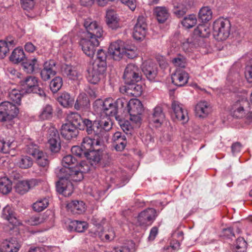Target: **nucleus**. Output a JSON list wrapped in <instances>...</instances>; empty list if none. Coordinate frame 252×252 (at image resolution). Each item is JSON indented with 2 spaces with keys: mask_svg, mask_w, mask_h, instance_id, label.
I'll list each match as a JSON object with an SVG mask.
<instances>
[{
  "mask_svg": "<svg viewBox=\"0 0 252 252\" xmlns=\"http://www.w3.org/2000/svg\"><path fill=\"white\" fill-rule=\"evenodd\" d=\"M55 173L59 179L56 183V190L65 197L71 195L73 192L71 181L80 182L84 178L83 174L76 166L73 168L58 167L56 168Z\"/></svg>",
  "mask_w": 252,
  "mask_h": 252,
  "instance_id": "nucleus-1",
  "label": "nucleus"
},
{
  "mask_svg": "<svg viewBox=\"0 0 252 252\" xmlns=\"http://www.w3.org/2000/svg\"><path fill=\"white\" fill-rule=\"evenodd\" d=\"M242 83L234 82L232 84L233 89L230 90L234 93H241L242 94L240 96H236V98L233 101L230 109V112L232 117L236 118H241L245 114L244 109V105L247 104V98L245 96L247 92L245 90H241L240 88Z\"/></svg>",
  "mask_w": 252,
  "mask_h": 252,
  "instance_id": "nucleus-2",
  "label": "nucleus"
},
{
  "mask_svg": "<svg viewBox=\"0 0 252 252\" xmlns=\"http://www.w3.org/2000/svg\"><path fill=\"white\" fill-rule=\"evenodd\" d=\"M120 43V41L111 43L109 47L108 53L114 60H119L123 57L132 59L137 57L138 54L135 47L124 48Z\"/></svg>",
  "mask_w": 252,
  "mask_h": 252,
  "instance_id": "nucleus-3",
  "label": "nucleus"
},
{
  "mask_svg": "<svg viewBox=\"0 0 252 252\" xmlns=\"http://www.w3.org/2000/svg\"><path fill=\"white\" fill-rule=\"evenodd\" d=\"M18 113L19 109L15 104L8 101L0 103V122L8 123V125H6L7 128L10 129L12 127L14 124L12 119Z\"/></svg>",
  "mask_w": 252,
  "mask_h": 252,
  "instance_id": "nucleus-4",
  "label": "nucleus"
},
{
  "mask_svg": "<svg viewBox=\"0 0 252 252\" xmlns=\"http://www.w3.org/2000/svg\"><path fill=\"white\" fill-rule=\"evenodd\" d=\"M213 35L218 41L226 39L229 36L231 24L227 19L220 18L216 20L213 25Z\"/></svg>",
  "mask_w": 252,
  "mask_h": 252,
  "instance_id": "nucleus-5",
  "label": "nucleus"
},
{
  "mask_svg": "<svg viewBox=\"0 0 252 252\" xmlns=\"http://www.w3.org/2000/svg\"><path fill=\"white\" fill-rule=\"evenodd\" d=\"M93 107L96 112L104 113L106 116H114L118 120L116 107L112 98H106L104 100L97 99L94 102Z\"/></svg>",
  "mask_w": 252,
  "mask_h": 252,
  "instance_id": "nucleus-6",
  "label": "nucleus"
},
{
  "mask_svg": "<svg viewBox=\"0 0 252 252\" xmlns=\"http://www.w3.org/2000/svg\"><path fill=\"white\" fill-rule=\"evenodd\" d=\"M21 83L26 90V92L36 94L41 97H44L46 96L44 91L39 87L38 79L36 77L32 76H28L22 81Z\"/></svg>",
  "mask_w": 252,
  "mask_h": 252,
  "instance_id": "nucleus-7",
  "label": "nucleus"
},
{
  "mask_svg": "<svg viewBox=\"0 0 252 252\" xmlns=\"http://www.w3.org/2000/svg\"><path fill=\"white\" fill-rule=\"evenodd\" d=\"M84 26L86 30V37L98 39L102 37V29L96 21L91 19H86L84 22Z\"/></svg>",
  "mask_w": 252,
  "mask_h": 252,
  "instance_id": "nucleus-8",
  "label": "nucleus"
},
{
  "mask_svg": "<svg viewBox=\"0 0 252 252\" xmlns=\"http://www.w3.org/2000/svg\"><path fill=\"white\" fill-rule=\"evenodd\" d=\"M157 216V211L155 209L147 208L139 214L137 223L140 226L144 227L151 225Z\"/></svg>",
  "mask_w": 252,
  "mask_h": 252,
  "instance_id": "nucleus-9",
  "label": "nucleus"
},
{
  "mask_svg": "<svg viewBox=\"0 0 252 252\" xmlns=\"http://www.w3.org/2000/svg\"><path fill=\"white\" fill-rule=\"evenodd\" d=\"M123 78L125 83L141 81V76L138 66L134 64H128L125 70Z\"/></svg>",
  "mask_w": 252,
  "mask_h": 252,
  "instance_id": "nucleus-10",
  "label": "nucleus"
},
{
  "mask_svg": "<svg viewBox=\"0 0 252 252\" xmlns=\"http://www.w3.org/2000/svg\"><path fill=\"white\" fill-rule=\"evenodd\" d=\"M80 45L83 52L88 57L92 58L95 52V48L99 45L98 39L88 38L85 37L81 39Z\"/></svg>",
  "mask_w": 252,
  "mask_h": 252,
  "instance_id": "nucleus-11",
  "label": "nucleus"
},
{
  "mask_svg": "<svg viewBox=\"0 0 252 252\" xmlns=\"http://www.w3.org/2000/svg\"><path fill=\"white\" fill-rule=\"evenodd\" d=\"M110 117L106 116V117L97 121L95 137H98L103 139V137L106 138L107 136V132L110 130L112 127V123Z\"/></svg>",
  "mask_w": 252,
  "mask_h": 252,
  "instance_id": "nucleus-12",
  "label": "nucleus"
},
{
  "mask_svg": "<svg viewBox=\"0 0 252 252\" xmlns=\"http://www.w3.org/2000/svg\"><path fill=\"white\" fill-rule=\"evenodd\" d=\"M106 69L98 65L93 64L92 67L88 69V74L86 76L88 81L94 85L97 84L103 76Z\"/></svg>",
  "mask_w": 252,
  "mask_h": 252,
  "instance_id": "nucleus-13",
  "label": "nucleus"
},
{
  "mask_svg": "<svg viewBox=\"0 0 252 252\" xmlns=\"http://www.w3.org/2000/svg\"><path fill=\"white\" fill-rule=\"evenodd\" d=\"M147 32V24L145 18L139 16L137 20L133 32V37L137 40H142L146 35Z\"/></svg>",
  "mask_w": 252,
  "mask_h": 252,
  "instance_id": "nucleus-14",
  "label": "nucleus"
},
{
  "mask_svg": "<svg viewBox=\"0 0 252 252\" xmlns=\"http://www.w3.org/2000/svg\"><path fill=\"white\" fill-rule=\"evenodd\" d=\"M48 140L49 148L52 152L57 153L61 149V140L58 130L54 128H50L48 130Z\"/></svg>",
  "mask_w": 252,
  "mask_h": 252,
  "instance_id": "nucleus-15",
  "label": "nucleus"
},
{
  "mask_svg": "<svg viewBox=\"0 0 252 252\" xmlns=\"http://www.w3.org/2000/svg\"><path fill=\"white\" fill-rule=\"evenodd\" d=\"M142 71L150 81H154L158 74L157 65L151 61H147L142 65Z\"/></svg>",
  "mask_w": 252,
  "mask_h": 252,
  "instance_id": "nucleus-16",
  "label": "nucleus"
},
{
  "mask_svg": "<svg viewBox=\"0 0 252 252\" xmlns=\"http://www.w3.org/2000/svg\"><path fill=\"white\" fill-rule=\"evenodd\" d=\"M96 137V138H92L90 137H85L83 138L81 145L86 153L103 146V139L98 137Z\"/></svg>",
  "mask_w": 252,
  "mask_h": 252,
  "instance_id": "nucleus-17",
  "label": "nucleus"
},
{
  "mask_svg": "<svg viewBox=\"0 0 252 252\" xmlns=\"http://www.w3.org/2000/svg\"><path fill=\"white\" fill-rule=\"evenodd\" d=\"M171 107L178 120L181 121L183 124L188 122L189 116L187 111L183 108L181 103L178 101L174 100L172 102Z\"/></svg>",
  "mask_w": 252,
  "mask_h": 252,
  "instance_id": "nucleus-18",
  "label": "nucleus"
},
{
  "mask_svg": "<svg viewBox=\"0 0 252 252\" xmlns=\"http://www.w3.org/2000/svg\"><path fill=\"white\" fill-rule=\"evenodd\" d=\"M189 78L187 72L182 69L178 68L172 74V82L177 86L182 87L187 83Z\"/></svg>",
  "mask_w": 252,
  "mask_h": 252,
  "instance_id": "nucleus-19",
  "label": "nucleus"
},
{
  "mask_svg": "<svg viewBox=\"0 0 252 252\" xmlns=\"http://www.w3.org/2000/svg\"><path fill=\"white\" fill-rule=\"evenodd\" d=\"M37 180L32 179L29 180H23L19 181L15 187L17 192L23 194L27 192L29 190L37 185Z\"/></svg>",
  "mask_w": 252,
  "mask_h": 252,
  "instance_id": "nucleus-20",
  "label": "nucleus"
},
{
  "mask_svg": "<svg viewBox=\"0 0 252 252\" xmlns=\"http://www.w3.org/2000/svg\"><path fill=\"white\" fill-rule=\"evenodd\" d=\"M90 101L88 95L85 93L80 94L74 104L75 109L86 112L90 110Z\"/></svg>",
  "mask_w": 252,
  "mask_h": 252,
  "instance_id": "nucleus-21",
  "label": "nucleus"
},
{
  "mask_svg": "<svg viewBox=\"0 0 252 252\" xmlns=\"http://www.w3.org/2000/svg\"><path fill=\"white\" fill-rule=\"evenodd\" d=\"M78 128L68 122L62 125L61 133L63 137L67 140L76 137L78 134Z\"/></svg>",
  "mask_w": 252,
  "mask_h": 252,
  "instance_id": "nucleus-22",
  "label": "nucleus"
},
{
  "mask_svg": "<svg viewBox=\"0 0 252 252\" xmlns=\"http://www.w3.org/2000/svg\"><path fill=\"white\" fill-rule=\"evenodd\" d=\"M21 247L16 238L4 240L1 244L2 252H17Z\"/></svg>",
  "mask_w": 252,
  "mask_h": 252,
  "instance_id": "nucleus-23",
  "label": "nucleus"
},
{
  "mask_svg": "<svg viewBox=\"0 0 252 252\" xmlns=\"http://www.w3.org/2000/svg\"><path fill=\"white\" fill-rule=\"evenodd\" d=\"M1 217L14 226L19 224L15 213L12 208L8 205L5 206L2 209Z\"/></svg>",
  "mask_w": 252,
  "mask_h": 252,
  "instance_id": "nucleus-24",
  "label": "nucleus"
},
{
  "mask_svg": "<svg viewBox=\"0 0 252 252\" xmlns=\"http://www.w3.org/2000/svg\"><path fill=\"white\" fill-rule=\"evenodd\" d=\"M164 115L162 108L157 106L154 109L153 113L150 117V123L154 125L156 127L159 126L163 123Z\"/></svg>",
  "mask_w": 252,
  "mask_h": 252,
  "instance_id": "nucleus-25",
  "label": "nucleus"
},
{
  "mask_svg": "<svg viewBox=\"0 0 252 252\" xmlns=\"http://www.w3.org/2000/svg\"><path fill=\"white\" fill-rule=\"evenodd\" d=\"M138 82L133 81L130 83H125V92L132 96L137 97L140 96L142 93V87L140 84H138Z\"/></svg>",
  "mask_w": 252,
  "mask_h": 252,
  "instance_id": "nucleus-26",
  "label": "nucleus"
},
{
  "mask_svg": "<svg viewBox=\"0 0 252 252\" xmlns=\"http://www.w3.org/2000/svg\"><path fill=\"white\" fill-rule=\"evenodd\" d=\"M211 111L210 105L206 101L199 102L195 107V115L200 118L206 117Z\"/></svg>",
  "mask_w": 252,
  "mask_h": 252,
  "instance_id": "nucleus-27",
  "label": "nucleus"
},
{
  "mask_svg": "<svg viewBox=\"0 0 252 252\" xmlns=\"http://www.w3.org/2000/svg\"><path fill=\"white\" fill-rule=\"evenodd\" d=\"M106 23L109 28L116 30L119 27V19L116 12L113 10H108L106 12Z\"/></svg>",
  "mask_w": 252,
  "mask_h": 252,
  "instance_id": "nucleus-28",
  "label": "nucleus"
},
{
  "mask_svg": "<svg viewBox=\"0 0 252 252\" xmlns=\"http://www.w3.org/2000/svg\"><path fill=\"white\" fill-rule=\"evenodd\" d=\"M102 152L100 148H97L86 153L85 157L91 165L93 166L99 162L102 158Z\"/></svg>",
  "mask_w": 252,
  "mask_h": 252,
  "instance_id": "nucleus-29",
  "label": "nucleus"
},
{
  "mask_svg": "<svg viewBox=\"0 0 252 252\" xmlns=\"http://www.w3.org/2000/svg\"><path fill=\"white\" fill-rule=\"evenodd\" d=\"M66 208L74 214H80L85 212V203L82 201L73 200L66 205Z\"/></svg>",
  "mask_w": 252,
  "mask_h": 252,
  "instance_id": "nucleus-30",
  "label": "nucleus"
},
{
  "mask_svg": "<svg viewBox=\"0 0 252 252\" xmlns=\"http://www.w3.org/2000/svg\"><path fill=\"white\" fill-rule=\"evenodd\" d=\"M143 110V105L141 102L137 99H130L128 101L126 111L129 114H141Z\"/></svg>",
  "mask_w": 252,
  "mask_h": 252,
  "instance_id": "nucleus-31",
  "label": "nucleus"
},
{
  "mask_svg": "<svg viewBox=\"0 0 252 252\" xmlns=\"http://www.w3.org/2000/svg\"><path fill=\"white\" fill-rule=\"evenodd\" d=\"M154 12L159 23H164L169 17L168 10L165 6H157L154 9Z\"/></svg>",
  "mask_w": 252,
  "mask_h": 252,
  "instance_id": "nucleus-32",
  "label": "nucleus"
},
{
  "mask_svg": "<svg viewBox=\"0 0 252 252\" xmlns=\"http://www.w3.org/2000/svg\"><path fill=\"white\" fill-rule=\"evenodd\" d=\"M38 63L36 58L32 59H26L22 63L24 70L27 73H33L36 69L38 68Z\"/></svg>",
  "mask_w": 252,
  "mask_h": 252,
  "instance_id": "nucleus-33",
  "label": "nucleus"
},
{
  "mask_svg": "<svg viewBox=\"0 0 252 252\" xmlns=\"http://www.w3.org/2000/svg\"><path fill=\"white\" fill-rule=\"evenodd\" d=\"M14 139L13 138L4 139L0 137V152L4 153H9L11 150L14 149L13 143Z\"/></svg>",
  "mask_w": 252,
  "mask_h": 252,
  "instance_id": "nucleus-34",
  "label": "nucleus"
},
{
  "mask_svg": "<svg viewBox=\"0 0 252 252\" xmlns=\"http://www.w3.org/2000/svg\"><path fill=\"white\" fill-rule=\"evenodd\" d=\"M97 121L94 122L88 119H84L80 130H86L88 134H93L95 136V129L97 126Z\"/></svg>",
  "mask_w": 252,
  "mask_h": 252,
  "instance_id": "nucleus-35",
  "label": "nucleus"
},
{
  "mask_svg": "<svg viewBox=\"0 0 252 252\" xmlns=\"http://www.w3.org/2000/svg\"><path fill=\"white\" fill-rule=\"evenodd\" d=\"M53 108L51 105L46 104L41 108L39 114V118L41 120H49L53 116Z\"/></svg>",
  "mask_w": 252,
  "mask_h": 252,
  "instance_id": "nucleus-36",
  "label": "nucleus"
},
{
  "mask_svg": "<svg viewBox=\"0 0 252 252\" xmlns=\"http://www.w3.org/2000/svg\"><path fill=\"white\" fill-rule=\"evenodd\" d=\"M68 122L72 126H75L77 128L80 129L84 119L77 113L72 112L68 115L67 117Z\"/></svg>",
  "mask_w": 252,
  "mask_h": 252,
  "instance_id": "nucleus-37",
  "label": "nucleus"
},
{
  "mask_svg": "<svg viewBox=\"0 0 252 252\" xmlns=\"http://www.w3.org/2000/svg\"><path fill=\"white\" fill-rule=\"evenodd\" d=\"M26 58L25 53L22 48H16L12 52L9 57L10 61L14 63H18Z\"/></svg>",
  "mask_w": 252,
  "mask_h": 252,
  "instance_id": "nucleus-38",
  "label": "nucleus"
},
{
  "mask_svg": "<svg viewBox=\"0 0 252 252\" xmlns=\"http://www.w3.org/2000/svg\"><path fill=\"white\" fill-rule=\"evenodd\" d=\"M63 73L69 79L75 80L77 79L79 73L76 70L75 67L69 65L65 64L63 67Z\"/></svg>",
  "mask_w": 252,
  "mask_h": 252,
  "instance_id": "nucleus-39",
  "label": "nucleus"
},
{
  "mask_svg": "<svg viewBox=\"0 0 252 252\" xmlns=\"http://www.w3.org/2000/svg\"><path fill=\"white\" fill-rule=\"evenodd\" d=\"M12 188V182L6 177L0 179V192L3 194L9 193Z\"/></svg>",
  "mask_w": 252,
  "mask_h": 252,
  "instance_id": "nucleus-40",
  "label": "nucleus"
},
{
  "mask_svg": "<svg viewBox=\"0 0 252 252\" xmlns=\"http://www.w3.org/2000/svg\"><path fill=\"white\" fill-rule=\"evenodd\" d=\"M199 19L203 23H207L212 18V11L209 6H203L198 13Z\"/></svg>",
  "mask_w": 252,
  "mask_h": 252,
  "instance_id": "nucleus-41",
  "label": "nucleus"
},
{
  "mask_svg": "<svg viewBox=\"0 0 252 252\" xmlns=\"http://www.w3.org/2000/svg\"><path fill=\"white\" fill-rule=\"evenodd\" d=\"M210 29L204 24H199L194 30V34L203 38L208 37L210 34Z\"/></svg>",
  "mask_w": 252,
  "mask_h": 252,
  "instance_id": "nucleus-42",
  "label": "nucleus"
},
{
  "mask_svg": "<svg viewBox=\"0 0 252 252\" xmlns=\"http://www.w3.org/2000/svg\"><path fill=\"white\" fill-rule=\"evenodd\" d=\"M106 58L107 56L105 51L102 49L98 50L97 52L96 60L93 64L106 69Z\"/></svg>",
  "mask_w": 252,
  "mask_h": 252,
  "instance_id": "nucleus-43",
  "label": "nucleus"
},
{
  "mask_svg": "<svg viewBox=\"0 0 252 252\" xmlns=\"http://www.w3.org/2000/svg\"><path fill=\"white\" fill-rule=\"evenodd\" d=\"M14 40H0V59H3L9 51L10 47L13 46Z\"/></svg>",
  "mask_w": 252,
  "mask_h": 252,
  "instance_id": "nucleus-44",
  "label": "nucleus"
},
{
  "mask_svg": "<svg viewBox=\"0 0 252 252\" xmlns=\"http://www.w3.org/2000/svg\"><path fill=\"white\" fill-rule=\"evenodd\" d=\"M58 100L62 106L67 107L73 104L74 99L68 93L64 92L58 97Z\"/></svg>",
  "mask_w": 252,
  "mask_h": 252,
  "instance_id": "nucleus-45",
  "label": "nucleus"
},
{
  "mask_svg": "<svg viewBox=\"0 0 252 252\" xmlns=\"http://www.w3.org/2000/svg\"><path fill=\"white\" fill-rule=\"evenodd\" d=\"M72 230L78 232H83L88 228V223L86 221L72 220L69 224Z\"/></svg>",
  "mask_w": 252,
  "mask_h": 252,
  "instance_id": "nucleus-46",
  "label": "nucleus"
},
{
  "mask_svg": "<svg viewBox=\"0 0 252 252\" xmlns=\"http://www.w3.org/2000/svg\"><path fill=\"white\" fill-rule=\"evenodd\" d=\"M17 165L22 169H28L33 165V160L29 156H21L17 162Z\"/></svg>",
  "mask_w": 252,
  "mask_h": 252,
  "instance_id": "nucleus-47",
  "label": "nucleus"
},
{
  "mask_svg": "<svg viewBox=\"0 0 252 252\" xmlns=\"http://www.w3.org/2000/svg\"><path fill=\"white\" fill-rule=\"evenodd\" d=\"M197 23V19L194 14H189L185 16L182 21V24L186 29H190L194 26Z\"/></svg>",
  "mask_w": 252,
  "mask_h": 252,
  "instance_id": "nucleus-48",
  "label": "nucleus"
},
{
  "mask_svg": "<svg viewBox=\"0 0 252 252\" xmlns=\"http://www.w3.org/2000/svg\"><path fill=\"white\" fill-rule=\"evenodd\" d=\"M48 205L49 201L47 198H41L37 200L33 204L32 208L35 211L40 212L46 208Z\"/></svg>",
  "mask_w": 252,
  "mask_h": 252,
  "instance_id": "nucleus-49",
  "label": "nucleus"
},
{
  "mask_svg": "<svg viewBox=\"0 0 252 252\" xmlns=\"http://www.w3.org/2000/svg\"><path fill=\"white\" fill-rule=\"evenodd\" d=\"M77 159L71 155L64 156L62 161L63 167L65 168H73L77 165Z\"/></svg>",
  "mask_w": 252,
  "mask_h": 252,
  "instance_id": "nucleus-50",
  "label": "nucleus"
},
{
  "mask_svg": "<svg viewBox=\"0 0 252 252\" xmlns=\"http://www.w3.org/2000/svg\"><path fill=\"white\" fill-rule=\"evenodd\" d=\"M8 97L10 100L15 103L14 104H20L22 94L20 91L15 89H12L8 93Z\"/></svg>",
  "mask_w": 252,
  "mask_h": 252,
  "instance_id": "nucleus-51",
  "label": "nucleus"
},
{
  "mask_svg": "<svg viewBox=\"0 0 252 252\" xmlns=\"http://www.w3.org/2000/svg\"><path fill=\"white\" fill-rule=\"evenodd\" d=\"M63 86V80L60 77H55L50 83V88L53 93L58 92Z\"/></svg>",
  "mask_w": 252,
  "mask_h": 252,
  "instance_id": "nucleus-52",
  "label": "nucleus"
},
{
  "mask_svg": "<svg viewBox=\"0 0 252 252\" xmlns=\"http://www.w3.org/2000/svg\"><path fill=\"white\" fill-rule=\"evenodd\" d=\"M34 158L38 165L40 166L45 167L49 164V160H48L47 155L41 151L37 153V155Z\"/></svg>",
  "mask_w": 252,
  "mask_h": 252,
  "instance_id": "nucleus-53",
  "label": "nucleus"
},
{
  "mask_svg": "<svg viewBox=\"0 0 252 252\" xmlns=\"http://www.w3.org/2000/svg\"><path fill=\"white\" fill-rule=\"evenodd\" d=\"M26 151L28 154L34 158L41 150H39L37 145L33 142H30L26 145Z\"/></svg>",
  "mask_w": 252,
  "mask_h": 252,
  "instance_id": "nucleus-54",
  "label": "nucleus"
},
{
  "mask_svg": "<svg viewBox=\"0 0 252 252\" xmlns=\"http://www.w3.org/2000/svg\"><path fill=\"white\" fill-rule=\"evenodd\" d=\"M94 235L95 236H97L102 240H104L105 239L107 241L113 240L115 237V234L113 230L109 231L108 234H105L104 235L102 230L100 231L96 230L94 232Z\"/></svg>",
  "mask_w": 252,
  "mask_h": 252,
  "instance_id": "nucleus-55",
  "label": "nucleus"
},
{
  "mask_svg": "<svg viewBox=\"0 0 252 252\" xmlns=\"http://www.w3.org/2000/svg\"><path fill=\"white\" fill-rule=\"evenodd\" d=\"M115 104V107L116 109V116L118 113L119 110L124 108L126 107L125 109L126 110V108L128 106V101L125 98L122 97L118 98L115 101H114Z\"/></svg>",
  "mask_w": 252,
  "mask_h": 252,
  "instance_id": "nucleus-56",
  "label": "nucleus"
},
{
  "mask_svg": "<svg viewBox=\"0 0 252 252\" xmlns=\"http://www.w3.org/2000/svg\"><path fill=\"white\" fill-rule=\"evenodd\" d=\"M247 243L243 237L237 238L236 244V252H246Z\"/></svg>",
  "mask_w": 252,
  "mask_h": 252,
  "instance_id": "nucleus-57",
  "label": "nucleus"
},
{
  "mask_svg": "<svg viewBox=\"0 0 252 252\" xmlns=\"http://www.w3.org/2000/svg\"><path fill=\"white\" fill-rule=\"evenodd\" d=\"M118 121L119 125L124 132L126 134L130 133L132 129V126L129 121L125 119H121Z\"/></svg>",
  "mask_w": 252,
  "mask_h": 252,
  "instance_id": "nucleus-58",
  "label": "nucleus"
},
{
  "mask_svg": "<svg viewBox=\"0 0 252 252\" xmlns=\"http://www.w3.org/2000/svg\"><path fill=\"white\" fill-rule=\"evenodd\" d=\"M56 74V70H49V69L43 68L40 71V76L44 81H47Z\"/></svg>",
  "mask_w": 252,
  "mask_h": 252,
  "instance_id": "nucleus-59",
  "label": "nucleus"
},
{
  "mask_svg": "<svg viewBox=\"0 0 252 252\" xmlns=\"http://www.w3.org/2000/svg\"><path fill=\"white\" fill-rule=\"evenodd\" d=\"M172 63L175 66L184 68L186 65L187 61L183 56L179 55L172 60Z\"/></svg>",
  "mask_w": 252,
  "mask_h": 252,
  "instance_id": "nucleus-60",
  "label": "nucleus"
},
{
  "mask_svg": "<svg viewBox=\"0 0 252 252\" xmlns=\"http://www.w3.org/2000/svg\"><path fill=\"white\" fill-rule=\"evenodd\" d=\"M71 153L73 155L76 156L78 157H82L83 156H86V153L83 149V147L78 146H74L71 148Z\"/></svg>",
  "mask_w": 252,
  "mask_h": 252,
  "instance_id": "nucleus-61",
  "label": "nucleus"
},
{
  "mask_svg": "<svg viewBox=\"0 0 252 252\" xmlns=\"http://www.w3.org/2000/svg\"><path fill=\"white\" fill-rule=\"evenodd\" d=\"M90 163L89 161H82L79 165H76L77 167L80 169V170L82 172L83 174L88 172L91 170L92 165H90Z\"/></svg>",
  "mask_w": 252,
  "mask_h": 252,
  "instance_id": "nucleus-62",
  "label": "nucleus"
},
{
  "mask_svg": "<svg viewBox=\"0 0 252 252\" xmlns=\"http://www.w3.org/2000/svg\"><path fill=\"white\" fill-rule=\"evenodd\" d=\"M26 222L30 225H37L43 222V218L38 216H34L30 218Z\"/></svg>",
  "mask_w": 252,
  "mask_h": 252,
  "instance_id": "nucleus-63",
  "label": "nucleus"
},
{
  "mask_svg": "<svg viewBox=\"0 0 252 252\" xmlns=\"http://www.w3.org/2000/svg\"><path fill=\"white\" fill-rule=\"evenodd\" d=\"M245 76L248 81L252 82V59L250 60L245 70Z\"/></svg>",
  "mask_w": 252,
  "mask_h": 252,
  "instance_id": "nucleus-64",
  "label": "nucleus"
}]
</instances>
